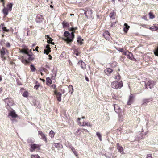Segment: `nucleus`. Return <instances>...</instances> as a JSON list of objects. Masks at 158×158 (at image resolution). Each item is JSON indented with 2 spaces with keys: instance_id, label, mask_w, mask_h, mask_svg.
Returning a JSON list of instances; mask_svg holds the SVG:
<instances>
[{
  "instance_id": "1",
  "label": "nucleus",
  "mask_w": 158,
  "mask_h": 158,
  "mask_svg": "<svg viewBox=\"0 0 158 158\" xmlns=\"http://www.w3.org/2000/svg\"><path fill=\"white\" fill-rule=\"evenodd\" d=\"M77 27H71L69 28V30L72 31L70 34L68 31H65L64 34V37L62 38V39L66 41L68 44H69L73 41V39L74 38V33L75 30L77 29Z\"/></svg>"
},
{
  "instance_id": "2",
  "label": "nucleus",
  "mask_w": 158,
  "mask_h": 158,
  "mask_svg": "<svg viewBox=\"0 0 158 158\" xmlns=\"http://www.w3.org/2000/svg\"><path fill=\"white\" fill-rule=\"evenodd\" d=\"M123 85V84L122 81L118 82L115 81L112 82L111 83V87L114 89H121Z\"/></svg>"
},
{
  "instance_id": "3",
  "label": "nucleus",
  "mask_w": 158,
  "mask_h": 158,
  "mask_svg": "<svg viewBox=\"0 0 158 158\" xmlns=\"http://www.w3.org/2000/svg\"><path fill=\"white\" fill-rule=\"evenodd\" d=\"M8 54V52L4 48H2L1 51V55L2 60H4L6 59L5 56Z\"/></svg>"
},
{
  "instance_id": "4",
  "label": "nucleus",
  "mask_w": 158,
  "mask_h": 158,
  "mask_svg": "<svg viewBox=\"0 0 158 158\" xmlns=\"http://www.w3.org/2000/svg\"><path fill=\"white\" fill-rule=\"evenodd\" d=\"M28 49H23L21 50V52L26 54L28 56L27 58L29 60H33L34 59V58L28 54Z\"/></svg>"
},
{
  "instance_id": "5",
  "label": "nucleus",
  "mask_w": 158,
  "mask_h": 158,
  "mask_svg": "<svg viewBox=\"0 0 158 158\" xmlns=\"http://www.w3.org/2000/svg\"><path fill=\"white\" fill-rule=\"evenodd\" d=\"M40 145L39 144H33L31 145V149L30 151L31 152H33L34 150L36 149H39L40 148Z\"/></svg>"
},
{
  "instance_id": "6",
  "label": "nucleus",
  "mask_w": 158,
  "mask_h": 158,
  "mask_svg": "<svg viewBox=\"0 0 158 158\" xmlns=\"http://www.w3.org/2000/svg\"><path fill=\"white\" fill-rule=\"evenodd\" d=\"M153 81H151L150 80H147L145 82V84L146 87V89H148L147 86H149V88L151 89L152 87L153 86Z\"/></svg>"
},
{
  "instance_id": "7",
  "label": "nucleus",
  "mask_w": 158,
  "mask_h": 158,
  "mask_svg": "<svg viewBox=\"0 0 158 158\" xmlns=\"http://www.w3.org/2000/svg\"><path fill=\"white\" fill-rule=\"evenodd\" d=\"M8 116H10L13 118H15L17 117V115L16 114L15 111L14 110L10 111L9 113Z\"/></svg>"
},
{
  "instance_id": "8",
  "label": "nucleus",
  "mask_w": 158,
  "mask_h": 158,
  "mask_svg": "<svg viewBox=\"0 0 158 158\" xmlns=\"http://www.w3.org/2000/svg\"><path fill=\"white\" fill-rule=\"evenodd\" d=\"M4 100L8 106H11L12 104L13 101L11 98H7L5 99Z\"/></svg>"
},
{
  "instance_id": "9",
  "label": "nucleus",
  "mask_w": 158,
  "mask_h": 158,
  "mask_svg": "<svg viewBox=\"0 0 158 158\" xmlns=\"http://www.w3.org/2000/svg\"><path fill=\"white\" fill-rule=\"evenodd\" d=\"M38 134L40 135L41 137V139L46 142L47 141V139L46 136L41 131H38Z\"/></svg>"
},
{
  "instance_id": "10",
  "label": "nucleus",
  "mask_w": 158,
  "mask_h": 158,
  "mask_svg": "<svg viewBox=\"0 0 158 158\" xmlns=\"http://www.w3.org/2000/svg\"><path fill=\"white\" fill-rule=\"evenodd\" d=\"M54 94L56 96L57 100L58 101L60 102L61 101V97L62 94L60 92H57L55 90L54 91Z\"/></svg>"
},
{
  "instance_id": "11",
  "label": "nucleus",
  "mask_w": 158,
  "mask_h": 158,
  "mask_svg": "<svg viewBox=\"0 0 158 158\" xmlns=\"http://www.w3.org/2000/svg\"><path fill=\"white\" fill-rule=\"evenodd\" d=\"M134 97L133 95H131L129 97V100L127 102V104L130 105L133 102Z\"/></svg>"
},
{
  "instance_id": "12",
  "label": "nucleus",
  "mask_w": 158,
  "mask_h": 158,
  "mask_svg": "<svg viewBox=\"0 0 158 158\" xmlns=\"http://www.w3.org/2000/svg\"><path fill=\"white\" fill-rule=\"evenodd\" d=\"M113 106H114V110L116 112L118 113L120 111V108L118 105L114 104Z\"/></svg>"
},
{
  "instance_id": "13",
  "label": "nucleus",
  "mask_w": 158,
  "mask_h": 158,
  "mask_svg": "<svg viewBox=\"0 0 158 158\" xmlns=\"http://www.w3.org/2000/svg\"><path fill=\"white\" fill-rule=\"evenodd\" d=\"M104 37L107 40H109L110 39V34L108 31H106L103 34Z\"/></svg>"
},
{
  "instance_id": "14",
  "label": "nucleus",
  "mask_w": 158,
  "mask_h": 158,
  "mask_svg": "<svg viewBox=\"0 0 158 158\" xmlns=\"http://www.w3.org/2000/svg\"><path fill=\"white\" fill-rule=\"evenodd\" d=\"M53 146H55L56 148H58L59 150L60 148H62L63 146L62 145L60 144L59 143H55L53 144Z\"/></svg>"
},
{
  "instance_id": "15",
  "label": "nucleus",
  "mask_w": 158,
  "mask_h": 158,
  "mask_svg": "<svg viewBox=\"0 0 158 158\" xmlns=\"http://www.w3.org/2000/svg\"><path fill=\"white\" fill-rule=\"evenodd\" d=\"M117 149L118 150V151L123 153V149L122 146H120L119 145V143L117 144Z\"/></svg>"
},
{
  "instance_id": "16",
  "label": "nucleus",
  "mask_w": 158,
  "mask_h": 158,
  "mask_svg": "<svg viewBox=\"0 0 158 158\" xmlns=\"http://www.w3.org/2000/svg\"><path fill=\"white\" fill-rule=\"evenodd\" d=\"M92 13V11L90 10H87V11L85 12L84 14L85 15L86 17L87 18L89 16H91Z\"/></svg>"
},
{
  "instance_id": "17",
  "label": "nucleus",
  "mask_w": 158,
  "mask_h": 158,
  "mask_svg": "<svg viewBox=\"0 0 158 158\" xmlns=\"http://www.w3.org/2000/svg\"><path fill=\"white\" fill-rule=\"evenodd\" d=\"M112 71V69L110 68L106 69L105 70V73L108 75H110Z\"/></svg>"
},
{
  "instance_id": "18",
  "label": "nucleus",
  "mask_w": 158,
  "mask_h": 158,
  "mask_svg": "<svg viewBox=\"0 0 158 158\" xmlns=\"http://www.w3.org/2000/svg\"><path fill=\"white\" fill-rule=\"evenodd\" d=\"M116 14L114 11H112L110 14V20H112L115 19V16Z\"/></svg>"
},
{
  "instance_id": "19",
  "label": "nucleus",
  "mask_w": 158,
  "mask_h": 158,
  "mask_svg": "<svg viewBox=\"0 0 158 158\" xmlns=\"http://www.w3.org/2000/svg\"><path fill=\"white\" fill-rule=\"evenodd\" d=\"M124 27L123 28L124 31L125 32H127L130 28V26L126 23H125L124 24Z\"/></svg>"
},
{
  "instance_id": "20",
  "label": "nucleus",
  "mask_w": 158,
  "mask_h": 158,
  "mask_svg": "<svg viewBox=\"0 0 158 158\" xmlns=\"http://www.w3.org/2000/svg\"><path fill=\"white\" fill-rule=\"evenodd\" d=\"M78 64L79 65L81 64V67L83 69H84L86 67L85 63L82 61L79 62Z\"/></svg>"
},
{
  "instance_id": "21",
  "label": "nucleus",
  "mask_w": 158,
  "mask_h": 158,
  "mask_svg": "<svg viewBox=\"0 0 158 158\" xmlns=\"http://www.w3.org/2000/svg\"><path fill=\"white\" fill-rule=\"evenodd\" d=\"M0 30L1 31H5L6 32H8L9 30L7 29L6 28L4 27V25L3 24H1L0 26Z\"/></svg>"
},
{
  "instance_id": "22",
  "label": "nucleus",
  "mask_w": 158,
  "mask_h": 158,
  "mask_svg": "<svg viewBox=\"0 0 158 158\" xmlns=\"http://www.w3.org/2000/svg\"><path fill=\"white\" fill-rule=\"evenodd\" d=\"M127 57L128 58L133 60H135V59L133 57V55L132 53L129 52V53H128L127 55Z\"/></svg>"
},
{
  "instance_id": "23",
  "label": "nucleus",
  "mask_w": 158,
  "mask_h": 158,
  "mask_svg": "<svg viewBox=\"0 0 158 158\" xmlns=\"http://www.w3.org/2000/svg\"><path fill=\"white\" fill-rule=\"evenodd\" d=\"M13 4L12 3H10L8 4L7 5V8L8 9V10L10 11H11L12 10V7Z\"/></svg>"
},
{
  "instance_id": "24",
  "label": "nucleus",
  "mask_w": 158,
  "mask_h": 158,
  "mask_svg": "<svg viewBox=\"0 0 158 158\" xmlns=\"http://www.w3.org/2000/svg\"><path fill=\"white\" fill-rule=\"evenodd\" d=\"M8 11H10L8 10V9H7L6 8H4L3 9V10H2L3 14L6 16L8 15Z\"/></svg>"
},
{
  "instance_id": "25",
  "label": "nucleus",
  "mask_w": 158,
  "mask_h": 158,
  "mask_svg": "<svg viewBox=\"0 0 158 158\" xmlns=\"http://www.w3.org/2000/svg\"><path fill=\"white\" fill-rule=\"evenodd\" d=\"M68 88L69 89V92H71V93L72 94L73 91V88L72 85H69V87Z\"/></svg>"
},
{
  "instance_id": "26",
  "label": "nucleus",
  "mask_w": 158,
  "mask_h": 158,
  "mask_svg": "<svg viewBox=\"0 0 158 158\" xmlns=\"http://www.w3.org/2000/svg\"><path fill=\"white\" fill-rule=\"evenodd\" d=\"M121 78V77L118 73H117L116 75L114 76V78L117 80H119Z\"/></svg>"
},
{
  "instance_id": "27",
  "label": "nucleus",
  "mask_w": 158,
  "mask_h": 158,
  "mask_svg": "<svg viewBox=\"0 0 158 158\" xmlns=\"http://www.w3.org/2000/svg\"><path fill=\"white\" fill-rule=\"evenodd\" d=\"M71 149L73 152V153L77 157H78V154L77 152L76 151L75 148L73 147H71Z\"/></svg>"
},
{
  "instance_id": "28",
  "label": "nucleus",
  "mask_w": 158,
  "mask_h": 158,
  "mask_svg": "<svg viewBox=\"0 0 158 158\" xmlns=\"http://www.w3.org/2000/svg\"><path fill=\"white\" fill-rule=\"evenodd\" d=\"M55 134V133L52 130H51L49 133V136L51 137L52 138H53L54 137V135Z\"/></svg>"
},
{
  "instance_id": "29",
  "label": "nucleus",
  "mask_w": 158,
  "mask_h": 158,
  "mask_svg": "<svg viewBox=\"0 0 158 158\" xmlns=\"http://www.w3.org/2000/svg\"><path fill=\"white\" fill-rule=\"evenodd\" d=\"M96 135L99 138L100 140L101 141L102 140V136L100 133L99 132H97L96 133Z\"/></svg>"
},
{
  "instance_id": "30",
  "label": "nucleus",
  "mask_w": 158,
  "mask_h": 158,
  "mask_svg": "<svg viewBox=\"0 0 158 158\" xmlns=\"http://www.w3.org/2000/svg\"><path fill=\"white\" fill-rule=\"evenodd\" d=\"M50 51V50L49 49V50L48 49H46L44 50V52L45 54L48 55Z\"/></svg>"
},
{
  "instance_id": "31",
  "label": "nucleus",
  "mask_w": 158,
  "mask_h": 158,
  "mask_svg": "<svg viewBox=\"0 0 158 158\" xmlns=\"http://www.w3.org/2000/svg\"><path fill=\"white\" fill-rule=\"evenodd\" d=\"M154 53L156 56H158V47L154 50Z\"/></svg>"
},
{
  "instance_id": "32",
  "label": "nucleus",
  "mask_w": 158,
  "mask_h": 158,
  "mask_svg": "<svg viewBox=\"0 0 158 158\" xmlns=\"http://www.w3.org/2000/svg\"><path fill=\"white\" fill-rule=\"evenodd\" d=\"M31 69L32 72H35V68L33 65H31Z\"/></svg>"
},
{
  "instance_id": "33",
  "label": "nucleus",
  "mask_w": 158,
  "mask_h": 158,
  "mask_svg": "<svg viewBox=\"0 0 158 158\" xmlns=\"http://www.w3.org/2000/svg\"><path fill=\"white\" fill-rule=\"evenodd\" d=\"M83 40V39H81V38L78 37V40L77 41L79 43H80L81 45L82 44V41Z\"/></svg>"
},
{
  "instance_id": "34",
  "label": "nucleus",
  "mask_w": 158,
  "mask_h": 158,
  "mask_svg": "<svg viewBox=\"0 0 158 158\" xmlns=\"http://www.w3.org/2000/svg\"><path fill=\"white\" fill-rule=\"evenodd\" d=\"M46 80L47 84L49 83L50 84L52 83V81L49 77H47Z\"/></svg>"
},
{
  "instance_id": "35",
  "label": "nucleus",
  "mask_w": 158,
  "mask_h": 158,
  "mask_svg": "<svg viewBox=\"0 0 158 158\" xmlns=\"http://www.w3.org/2000/svg\"><path fill=\"white\" fill-rule=\"evenodd\" d=\"M31 157L32 158H40V157L38 155H32Z\"/></svg>"
},
{
  "instance_id": "36",
  "label": "nucleus",
  "mask_w": 158,
  "mask_h": 158,
  "mask_svg": "<svg viewBox=\"0 0 158 158\" xmlns=\"http://www.w3.org/2000/svg\"><path fill=\"white\" fill-rule=\"evenodd\" d=\"M28 93L27 91L25 92L23 94V96L25 97H27L28 96Z\"/></svg>"
},
{
  "instance_id": "37",
  "label": "nucleus",
  "mask_w": 158,
  "mask_h": 158,
  "mask_svg": "<svg viewBox=\"0 0 158 158\" xmlns=\"http://www.w3.org/2000/svg\"><path fill=\"white\" fill-rule=\"evenodd\" d=\"M22 59H23L22 60V62L23 63H27L28 62L26 60H24L23 59H24V56H23L22 57Z\"/></svg>"
},
{
  "instance_id": "38",
  "label": "nucleus",
  "mask_w": 158,
  "mask_h": 158,
  "mask_svg": "<svg viewBox=\"0 0 158 158\" xmlns=\"http://www.w3.org/2000/svg\"><path fill=\"white\" fill-rule=\"evenodd\" d=\"M116 48L117 50H118L119 51L121 52H123L124 50H123V48Z\"/></svg>"
},
{
  "instance_id": "39",
  "label": "nucleus",
  "mask_w": 158,
  "mask_h": 158,
  "mask_svg": "<svg viewBox=\"0 0 158 158\" xmlns=\"http://www.w3.org/2000/svg\"><path fill=\"white\" fill-rule=\"evenodd\" d=\"M129 52H130L128 51H123V54L125 55H127V56L128 54L129 53Z\"/></svg>"
},
{
  "instance_id": "40",
  "label": "nucleus",
  "mask_w": 158,
  "mask_h": 158,
  "mask_svg": "<svg viewBox=\"0 0 158 158\" xmlns=\"http://www.w3.org/2000/svg\"><path fill=\"white\" fill-rule=\"evenodd\" d=\"M86 122H83V123H81L80 122V125L81 126H85L86 125Z\"/></svg>"
},
{
  "instance_id": "41",
  "label": "nucleus",
  "mask_w": 158,
  "mask_h": 158,
  "mask_svg": "<svg viewBox=\"0 0 158 158\" xmlns=\"http://www.w3.org/2000/svg\"><path fill=\"white\" fill-rule=\"evenodd\" d=\"M150 29L152 31L157 30V29L155 28L154 26L150 27Z\"/></svg>"
},
{
  "instance_id": "42",
  "label": "nucleus",
  "mask_w": 158,
  "mask_h": 158,
  "mask_svg": "<svg viewBox=\"0 0 158 158\" xmlns=\"http://www.w3.org/2000/svg\"><path fill=\"white\" fill-rule=\"evenodd\" d=\"M149 15H150V18L151 19H153L154 18V15L151 13H149Z\"/></svg>"
},
{
  "instance_id": "43",
  "label": "nucleus",
  "mask_w": 158,
  "mask_h": 158,
  "mask_svg": "<svg viewBox=\"0 0 158 158\" xmlns=\"http://www.w3.org/2000/svg\"><path fill=\"white\" fill-rule=\"evenodd\" d=\"M110 21H111V24L110 25V27H112L115 24V23H116V22H112V20H110Z\"/></svg>"
},
{
  "instance_id": "44",
  "label": "nucleus",
  "mask_w": 158,
  "mask_h": 158,
  "mask_svg": "<svg viewBox=\"0 0 158 158\" xmlns=\"http://www.w3.org/2000/svg\"><path fill=\"white\" fill-rule=\"evenodd\" d=\"M74 54H75L76 56H78L79 55L80 53L79 52H78L76 51H75L74 52Z\"/></svg>"
},
{
  "instance_id": "45",
  "label": "nucleus",
  "mask_w": 158,
  "mask_h": 158,
  "mask_svg": "<svg viewBox=\"0 0 158 158\" xmlns=\"http://www.w3.org/2000/svg\"><path fill=\"white\" fill-rule=\"evenodd\" d=\"M6 46L8 47H9L10 46V43L8 42H6L5 44Z\"/></svg>"
},
{
  "instance_id": "46",
  "label": "nucleus",
  "mask_w": 158,
  "mask_h": 158,
  "mask_svg": "<svg viewBox=\"0 0 158 158\" xmlns=\"http://www.w3.org/2000/svg\"><path fill=\"white\" fill-rule=\"evenodd\" d=\"M146 158H152V157L151 155L150 154L147 155Z\"/></svg>"
},
{
  "instance_id": "47",
  "label": "nucleus",
  "mask_w": 158,
  "mask_h": 158,
  "mask_svg": "<svg viewBox=\"0 0 158 158\" xmlns=\"http://www.w3.org/2000/svg\"><path fill=\"white\" fill-rule=\"evenodd\" d=\"M86 125L90 127H91L92 126L89 123L87 122Z\"/></svg>"
},
{
  "instance_id": "48",
  "label": "nucleus",
  "mask_w": 158,
  "mask_h": 158,
  "mask_svg": "<svg viewBox=\"0 0 158 158\" xmlns=\"http://www.w3.org/2000/svg\"><path fill=\"white\" fill-rule=\"evenodd\" d=\"M46 49H48L49 50V49H50V50L51 49V48L49 47V45H47L46 46Z\"/></svg>"
},
{
  "instance_id": "49",
  "label": "nucleus",
  "mask_w": 158,
  "mask_h": 158,
  "mask_svg": "<svg viewBox=\"0 0 158 158\" xmlns=\"http://www.w3.org/2000/svg\"><path fill=\"white\" fill-rule=\"evenodd\" d=\"M51 87L54 89H55L56 87V85H52L51 86Z\"/></svg>"
},
{
  "instance_id": "50",
  "label": "nucleus",
  "mask_w": 158,
  "mask_h": 158,
  "mask_svg": "<svg viewBox=\"0 0 158 158\" xmlns=\"http://www.w3.org/2000/svg\"><path fill=\"white\" fill-rule=\"evenodd\" d=\"M156 29H157V30H158V24H155L154 26Z\"/></svg>"
},
{
  "instance_id": "51",
  "label": "nucleus",
  "mask_w": 158,
  "mask_h": 158,
  "mask_svg": "<svg viewBox=\"0 0 158 158\" xmlns=\"http://www.w3.org/2000/svg\"><path fill=\"white\" fill-rule=\"evenodd\" d=\"M46 36L47 37L46 39H47V40L48 39L51 40H52V38H50L48 35H46Z\"/></svg>"
},
{
  "instance_id": "52",
  "label": "nucleus",
  "mask_w": 158,
  "mask_h": 158,
  "mask_svg": "<svg viewBox=\"0 0 158 158\" xmlns=\"http://www.w3.org/2000/svg\"><path fill=\"white\" fill-rule=\"evenodd\" d=\"M51 41H52V39L51 40H50V39H49V40L48 39L47 42L48 43H50L51 42H50Z\"/></svg>"
},
{
  "instance_id": "53",
  "label": "nucleus",
  "mask_w": 158,
  "mask_h": 158,
  "mask_svg": "<svg viewBox=\"0 0 158 158\" xmlns=\"http://www.w3.org/2000/svg\"><path fill=\"white\" fill-rule=\"evenodd\" d=\"M148 99H145L143 100V102H144V103H145L146 102H148Z\"/></svg>"
},
{
  "instance_id": "54",
  "label": "nucleus",
  "mask_w": 158,
  "mask_h": 158,
  "mask_svg": "<svg viewBox=\"0 0 158 158\" xmlns=\"http://www.w3.org/2000/svg\"><path fill=\"white\" fill-rule=\"evenodd\" d=\"M48 56L49 57V59L50 60H51L52 58V57L51 56V55H48Z\"/></svg>"
},
{
  "instance_id": "55",
  "label": "nucleus",
  "mask_w": 158,
  "mask_h": 158,
  "mask_svg": "<svg viewBox=\"0 0 158 158\" xmlns=\"http://www.w3.org/2000/svg\"><path fill=\"white\" fill-rule=\"evenodd\" d=\"M38 86L37 85H35L34 86V88H36V89H37L38 88Z\"/></svg>"
},
{
  "instance_id": "56",
  "label": "nucleus",
  "mask_w": 158,
  "mask_h": 158,
  "mask_svg": "<svg viewBox=\"0 0 158 158\" xmlns=\"http://www.w3.org/2000/svg\"><path fill=\"white\" fill-rule=\"evenodd\" d=\"M38 47H36V48H35V50L36 51H37V52H38Z\"/></svg>"
},
{
  "instance_id": "57",
  "label": "nucleus",
  "mask_w": 158,
  "mask_h": 158,
  "mask_svg": "<svg viewBox=\"0 0 158 158\" xmlns=\"http://www.w3.org/2000/svg\"><path fill=\"white\" fill-rule=\"evenodd\" d=\"M41 16L40 15H38L37 17V18H39Z\"/></svg>"
},
{
  "instance_id": "58",
  "label": "nucleus",
  "mask_w": 158,
  "mask_h": 158,
  "mask_svg": "<svg viewBox=\"0 0 158 158\" xmlns=\"http://www.w3.org/2000/svg\"><path fill=\"white\" fill-rule=\"evenodd\" d=\"M50 43L51 44H52V45H54V42H50Z\"/></svg>"
},
{
  "instance_id": "59",
  "label": "nucleus",
  "mask_w": 158,
  "mask_h": 158,
  "mask_svg": "<svg viewBox=\"0 0 158 158\" xmlns=\"http://www.w3.org/2000/svg\"><path fill=\"white\" fill-rule=\"evenodd\" d=\"M83 130H84L85 131L87 132H88V131L86 129H83Z\"/></svg>"
},
{
  "instance_id": "60",
  "label": "nucleus",
  "mask_w": 158,
  "mask_h": 158,
  "mask_svg": "<svg viewBox=\"0 0 158 158\" xmlns=\"http://www.w3.org/2000/svg\"><path fill=\"white\" fill-rule=\"evenodd\" d=\"M40 80H41L43 82L45 81V80L44 79H40Z\"/></svg>"
},
{
  "instance_id": "61",
  "label": "nucleus",
  "mask_w": 158,
  "mask_h": 158,
  "mask_svg": "<svg viewBox=\"0 0 158 158\" xmlns=\"http://www.w3.org/2000/svg\"><path fill=\"white\" fill-rule=\"evenodd\" d=\"M86 79L87 81H89L88 79L87 78H86Z\"/></svg>"
},
{
  "instance_id": "62",
  "label": "nucleus",
  "mask_w": 158,
  "mask_h": 158,
  "mask_svg": "<svg viewBox=\"0 0 158 158\" xmlns=\"http://www.w3.org/2000/svg\"><path fill=\"white\" fill-rule=\"evenodd\" d=\"M1 2H4V0H1Z\"/></svg>"
},
{
  "instance_id": "63",
  "label": "nucleus",
  "mask_w": 158,
  "mask_h": 158,
  "mask_svg": "<svg viewBox=\"0 0 158 158\" xmlns=\"http://www.w3.org/2000/svg\"><path fill=\"white\" fill-rule=\"evenodd\" d=\"M50 6V7H51V8H53V6L52 5H51Z\"/></svg>"
},
{
  "instance_id": "64",
  "label": "nucleus",
  "mask_w": 158,
  "mask_h": 158,
  "mask_svg": "<svg viewBox=\"0 0 158 158\" xmlns=\"http://www.w3.org/2000/svg\"><path fill=\"white\" fill-rule=\"evenodd\" d=\"M80 119H81V118H78V121H80Z\"/></svg>"
}]
</instances>
